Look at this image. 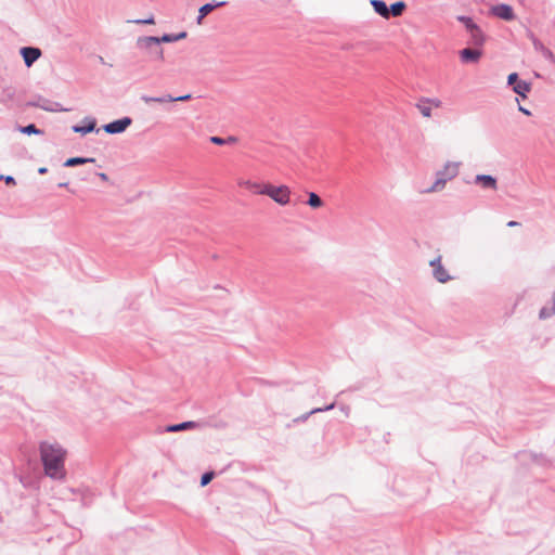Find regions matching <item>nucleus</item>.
I'll use <instances>...</instances> for the list:
<instances>
[{
	"label": "nucleus",
	"instance_id": "f257e3e1",
	"mask_svg": "<svg viewBox=\"0 0 555 555\" xmlns=\"http://www.w3.org/2000/svg\"><path fill=\"white\" fill-rule=\"evenodd\" d=\"M40 459L44 474L54 480L66 477L65 459L67 451L57 442H41L39 447Z\"/></svg>",
	"mask_w": 555,
	"mask_h": 555
},
{
	"label": "nucleus",
	"instance_id": "f03ea898",
	"mask_svg": "<svg viewBox=\"0 0 555 555\" xmlns=\"http://www.w3.org/2000/svg\"><path fill=\"white\" fill-rule=\"evenodd\" d=\"M461 167V162H446L442 168L436 172V179L431 186L428 188L425 192L436 193L442 191L446 188L448 181H451L457 177Z\"/></svg>",
	"mask_w": 555,
	"mask_h": 555
},
{
	"label": "nucleus",
	"instance_id": "7ed1b4c3",
	"mask_svg": "<svg viewBox=\"0 0 555 555\" xmlns=\"http://www.w3.org/2000/svg\"><path fill=\"white\" fill-rule=\"evenodd\" d=\"M135 46L143 51L151 61H163L164 51L158 41V37L143 36L137 39Z\"/></svg>",
	"mask_w": 555,
	"mask_h": 555
},
{
	"label": "nucleus",
	"instance_id": "20e7f679",
	"mask_svg": "<svg viewBox=\"0 0 555 555\" xmlns=\"http://www.w3.org/2000/svg\"><path fill=\"white\" fill-rule=\"evenodd\" d=\"M267 196L280 205H287L291 199V189L287 185L274 186L268 184Z\"/></svg>",
	"mask_w": 555,
	"mask_h": 555
},
{
	"label": "nucleus",
	"instance_id": "39448f33",
	"mask_svg": "<svg viewBox=\"0 0 555 555\" xmlns=\"http://www.w3.org/2000/svg\"><path fill=\"white\" fill-rule=\"evenodd\" d=\"M507 85L511 86L513 91L521 98H527V94L531 90V83L525 80H519L517 73H512L508 75Z\"/></svg>",
	"mask_w": 555,
	"mask_h": 555
},
{
	"label": "nucleus",
	"instance_id": "423d86ee",
	"mask_svg": "<svg viewBox=\"0 0 555 555\" xmlns=\"http://www.w3.org/2000/svg\"><path fill=\"white\" fill-rule=\"evenodd\" d=\"M429 266L433 268V276L439 283H447L452 280L451 275L448 273L447 269L441 263L440 255L433 259L429 262Z\"/></svg>",
	"mask_w": 555,
	"mask_h": 555
},
{
	"label": "nucleus",
	"instance_id": "0eeeda50",
	"mask_svg": "<svg viewBox=\"0 0 555 555\" xmlns=\"http://www.w3.org/2000/svg\"><path fill=\"white\" fill-rule=\"evenodd\" d=\"M473 183L486 191L495 192L498 190V180L491 175L478 173L474 177Z\"/></svg>",
	"mask_w": 555,
	"mask_h": 555
},
{
	"label": "nucleus",
	"instance_id": "6e6552de",
	"mask_svg": "<svg viewBox=\"0 0 555 555\" xmlns=\"http://www.w3.org/2000/svg\"><path fill=\"white\" fill-rule=\"evenodd\" d=\"M132 119L130 117H122L103 126V130L109 134L122 133L130 125Z\"/></svg>",
	"mask_w": 555,
	"mask_h": 555
},
{
	"label": "nucleus",
	"instance_id": "1a4fd4ad",
	"mask_svg": "<svg viewBox=\"0 0 555 555\" xmlns=\"http://www.w3.org/2000/svg\"><path fill=\"white\" fill-rule=\"evenodd\" d=\"M20 52L27 67H30L41 56V50L35 47H24Z\"/></svg>",
	"mask_w": 555,
	"mask_h": 555
},
{
	"label": "nucleus",
	"instance_id": "9d476101",
	"mask_svg": "<svg viewBox=\"0 0 555 555\" xmlns=\"http://www.w3.org/2000/svg\"><path fill=\"white\" fill-rule=\"evenodd\" d=\"M491 12L496 17H500L504 21H512L514 18V12L511 5L508 4H498L491 8Z\"/></svg>",
	"mask_w": 555,
	"mask_h": 555
},
{
	"label": "nucleus",
	"instance_id": "9b49d317",
	"mask_svg": "<svg viewBox=\"0 0 555 555\" xmlns=\"http://www.w3.org/2000/svg\"><path fill=\"white\" fill-rule=\"evenodd\" d=\"M82 122L83 126H73V131L80 134H87L95 130L96 120L93 117H86L83 118Z\"/></svg>",
	"mask_w": 555,
	"mask_h": 555
},
{
	"label": "nucleus",
	"instance_id": "f8f14e48",
	"mask_svg": "<svg viewBox=\"0 0 555 555\" xmlns=\"http://www.w3.org/2000/svg\"><path fill=\"white\" fill-rule=\"evenodd\" d=\"M467 30L469 34V42L474 46H482L485 42V35L477 24L470 25Z\"/></svg>",
	"mask_w": 555,
	"mask_h": 555
},
{
	"label": "nucleus",
	"instance_id": "ddd939ff",
	"mask_svg": "<svg viewBox=\"0 0 555 555\" xmlns=\"http://www.w3.org/2000/svg\"><path fill=\"white\" fill-rule=\"evenodd\" d=\"M481 56V51L477 49H463L460 52L461 61L464 63H476Z\"/></svg>",
	"mask_w": 555,
	"mask_h": 555
},
{
	"label": "nucleus",
	"instance_id": "4468645a",
	"mask_svg": "<svg viewBox=\"0 0 555 555\" xmlns=\"http://www.w3.org/2000/svg\"><path fill=\"white\" fill-rule=\"evenodd\" d=\"M198 424L193 421L183 422L180 424L169 425L165 428V431L167 433H176L181 430H188V429H194L197 428Z\"/></svg>",
	"mask_w": 555,
	"mask_h": 555
},
{
	"label": "nucleus",
	"instance_id": "2eb2a0df",
	"mask_svg": "<svg viewBox=\"0 0 555 555\" xmlns=\"http://www.w3.org/2000/svg\"><path fill=\"white\" fill-rule=\"evenodd\" d=\"M371 5L373 7L375 13H377L384 18H389V8L387 7L385 1L371 0Z\"/></svg>",
	"mask_w": 555,
	"mask_h": 555
},
{
	"label": "nucleus",
	"instance_id": "dca6fc26",
	"mask_svg": "<svg viewBox=\"0 0 555 555\" xmlns=\"http://www.w3.org/2000/svg\"><path fill=\"white\" fill-rule=\"evenodd\" d=\"M555 314V289L552 296V305L542 307L539 312V318L541 320H546L552 318Z\"/></svg>",
	"mask_w": 555,
	"mask_h": 555
},
{
	"label": "nucleus",
	"instance_id": "f3484780",
	"mask_svg": "<svg viewBox=\"0 0 555 555\" xmlns=\"http://www.w3.org/2000/svg\"><path fill=\"white\" fill-rule=\"evenodd\" d=\"M335 408V403H331L324 408H315V409H312L310 412L306 413V414H302L301 416L297 417L295 420V422H306L310 415H313L315 413H320V412H325V411H331Z\"/></svg>",
	"mask_w": 555,
	"mask_h": 555
},
{
	"label": "nucleus",
	"instance_id": "a211bd4d",
	"mask_svg": "<svg viewBox=\"0 0 555 555\" xmlns=\"http://www.w3.org/2000/svg\"><path fill=\"white\" fill-rule=\"evenodd\" d=\"M141 100L145 104H150V103H153V102H155V103H166V102H171L172 101V95H170V94H166V95H163V96L142 95Z\"/></svg>",
	"mask_w": 555,
	"mask_h": 555
},
{
	"label": "nucleus",
	"instance_id": "6ab92c4d",
	"mask_svg": "<svg viewBox=\"0 0 555 555\" xmlns=\"http://www.w3.org/2000/svg\"><path fill=\"white\" fill-rule=\"evenodd\" d=\"M307 204L311 207V208H320L323 206V201L322 198L314 192H309L308 193V201H307Z\"/></svg>",
	"mask_w": 555,
	"mask_h": 555
},
{
	"label": "nucleus",
	"instance_id": "aec40b11",
	"mask_svg": "<svg viewBox=\"0 0 555 555\" xmlns=\"http://www.w3.org/2000/svg\"><path fill=\"white\" fill-rule=\"evenodd\" d=\"M50 103V100L42 96H38L36 100L29 102V105L48 112L49 109H51Z\"/></svg>",
	"mask_w": 555,
	"mask_h": 555
},
{
	"label": "nucleus",
	"instance_id": "412c9836",
	"mask_svg": "<svg viewBox=\"0 0 555 555\" xmlns=\"http://www.w3.org/2000/svg\"><path fill=\"white\" fill-rule=\"evenodd\" d=\"M416 107L424 117H426V118L431 117V107H430L429 103H427L424 98L418 101V103L416 104Z\"/></svg>",
	"mask_w": 555,
	"mask_h": 555
},
{
	"label": "nucleus",
	"instance_id": "4be33fe9",
	"mask_svg": "<svg viewBox=\"0 0 555 555\" xmlns=\"http://www.w3.org/2000/svg\"><path fill=\"white\" fill-rule=\"evenodd\" d=\"M94 160H95L94 158L72 157V158H68L64 163V166L65 167H74V166L82 165V164H86V163H93Z\"/></svg>",
	"mask_w": 555,
	"mask_h": 555
},
{
	"label": "nucleus",
	"instance_id": "5701e85b",
	"mask_svg": "<svg viewBox=\"0 0 555 555\" xmlns=\"http://www.w3.org/2000/svg\"><path fill=\"white\" fill-rule=\"evenodd\" d=\"M405 9V3L403 1L395 2L389 8V16H401Z\"/></svg>",
	"mask_w": 555,
	"mask_h": 555
},
{
	"label": "nucleus",
	"instance_id": "b1692460",
	"mask_svg": "<svg viewBox=\"0 0 555 555\" xmlns=\"http://www.w3.org/2000/svg\"><path fill=\"white\" fill-rule=\"evenodd\" d=\"M225 2L223 1H220V2H216V3H206L204 5H202L198 10V13L202 14V16H206L208 15L212 10H215L216 8H219V7H222L224 5Z\"/></svg>",
	"mask_w": 555,
	"mask_h": 555
},
{
	"label": "nucleus",
	"instance_id": "393cba45",
	"mask_svg": "<svg viewBox=\"0 0 555 555\" xmlns=\"http://www.w3.org/2000/svg\"><path fill=\"white\" fill-rule=\"evenodd\" d=\"M18 130L24 133V134H42L43 131L39 128L36 127V125L34 124H29L27 126H24V127H18Z\"/></svg>",
	"mask_w": 555,
	"mask_h": 555
},
{
	"label": "nucleus",
	"instance_id": "a878e982",
	"mask_svg": "<svg viewBox=\"0 0 555 555\" xmlns=\"http://www.w3.org/2000/svg\"><path fill=\"white\" fill-rule=\"evenodd\" d=\"M268 184H269V183H259V182H254V183H253V189H251V191H253L255 194L267 195Z\"/></svg>",
	"mask_w": 555,
	"mask_h": 555
},
{
	"label": "nucleus",
	"instance_id": "bb28decb",
	"mask_svg": "<svg viewBox=\"0 0 555 555\" xmlns=\"http://www.w3.org/2000/svg\"><path fill=\"white\" fill-rule=\"evenodd\" d=\"M534 47H535V49H539V50L542 52V54L544 55V57H546V59H547V60H550V61H553V60H554V54H553V52H552L550 49L545 48V47H544L543 44H541V43H535V44H534Z\"/></svg>",
	"mask_w": 555,
	"mask_h": 555
},
{
	"label": "nucleus",
	"instance_id": "cd10ccee",
	"mask_svg": "<svg viewBox=\"0 0 555 555\" xmlns=\"http://www.w3.org/2000/svg\"><path fill=\"white\" fill-rule=\"evenodd\" d=\"M457 21L464 24L466 30L470 28V25H475L474 21L468 16L460 15L457 16Z\"/></svg>",
	"mask_w": 555,
	"mask_h": 555
},
{
	"label": "nucleus",
	"instance_id": "c85d7f7f",
	"mask_svg": "<svg viewBox=\"0 0 555 555\" xmlns=\"http://www.w3.org/2000/svg\"><path fill=\"white\" fill-rule=\"evenodd\" d=\"M159 43H168L176 42L175 34H165L162 37H158Z\"/></svg>",
	"mask_w": 555,
	"mask_h": 555
},
{
	"label": "nucleus",
	"instance_id": "c756f323",
	"mask_svg": "<svg viewBox=\"0 0 555 555\" xmlns=\"http://www.w3.org/2000/svg\"><path fill=\"white\" fill-rule=\"evenodd\" d=\"M212 478H214L212 472L203 474V476L201 478V486L204 487V486L208 485L212 480Z\"/></svg>",
	"mask_w": 555,
	"mask_h": 555
},
{
	"label": "nucleus",
	"instance_id": "7c9ffc66",
	"mask_svg": "<svg viewBox=\"0 0 555 555\" xmlns=\"http://www.w3.org/2000/svg\"><path fill=\"white\" fill-rule=\"evenodd\" d=\"M50 108L48 112H68V108H64L60 103L52 102L50 103Z\"/></svg>",
	"mask_w": 555,
	"mask_h": 555
},
{
	"label": "nucleus",
	"instance_id": "2f4dec72",
	"mask_svg": "<svg viewBox=\"0 0 555 555\" xmlns=\"http://www.w3.org/2000/svg\"><path fill=\"white\" fill-rule=\"evenodd\" d=\"M427 103H429L430 107H440L442 105V102L437 98H424Z\"/></svg>",
	"mask_w": 555,
	"mask_h": 555
},
{
	"label": "nucleus",
	"instance_id": "473e14b6",
	"mask_svg": "<svg viewBox=\"0 0 555 555\" xmlns=\"http://www.w3.org/2000/svg\"><path fill=\"white\" fill-rule=\"evenodd\" d=\"M0 180H4V182L9 185H15L16 184V181L14 179V177L12 176H3V175H0Z\"/></svg>",
	"mask_w": 555,
	"mask_h": 555
},
{
	"label": "nucleus",
	"instance_id": "72a5a7b5",
	"mask_svg": "<svg viewBox=\"0 0 555 555\" xmlns=\"http://www.w3.org/2000/svg\"><path fill=\"white\" fill-rule=\"evenodd\" d=\"M253 183H254V181H251V180H241V181L238 182V184H240L241 186H243V188H245V189H247V190H250V191H251V189H253Z\"/></svg>",
	"mask_w": 555,
	"mask_h": 555
},
{
	"label": "nucleus",
	"instance_id": "f704fd0d",
	"mask_svg": "<svg viewBox=\"0 0 555 555\" xmlns=\"http://www.w3.org/2000/svg\"><path fill=\"white\" fill-rule=\"evenodd\" d=\"M191 98H192L191 94H184V95H180V96H172V101L171 102H184V101L190 100Z\"/></svg>",
	"mask_w": 555,
	"mask_h": 555
},
{
	"label": "nucleus",
	"instance_id": "c9c22d12",
	"mask_svg": "<svg viewBox=\"0 0 555 555\" xmlns=\"http://www.w3.org/2000/svg\"><path fill=\"white\" fill-rule=\"evenodd\" d=\"M133 23H135V24H149V25H151V24H154L155 22H154V17H153V16H151V17L145 18V20H135V21H133Z\"/></svg>",
	"mask_w": 555,
	"mask_h": 555
},
{
	"label": "nucleus",
	"instance_id": "e433bc0d",
	"mask_svg": "<svg viewBox=\"0 0 555 555\" xmlns=\"http://www.w3.org/2000/svg\"><path fill=\"white\" fill-rule=\"evenodd\" d=\"M210 141L214 143V144H217V145H222L225 143V140L220 138V137H211L210 138Z\"/></svg>",
	"mask_w": 555,
	"mask_h": 555
},
{
	"label": "nucleus",
	"instance_id": "4c0bfd02",
	"mask_svg": "<svg viewBox=\"0 0 555 555\" xmlns=\"http://www.w3.org/2000/svg\"><path fill=\"white\" fill-rule=\"evenodd\" d=\"M186 36H188L186 31H181L179 34H175L176 41L184 39V38H186Z\"/></svg>",
	"mask_w": 555,
	"mask_h": 555
},
{
	"label": "nucleus",
	"instance_id": "58836bf2",
	"mask_svg": "<svg viewBox=\"0 0 555 555\" xmlns=\"http://www.w3.org/2000/svg\"><path fill=\"white\" fill-rule=\"evenodd\" d=\"M518 109H519V112L524 113L527 116L531 115V112L528 111L527 108L522 107L521 105H519Z\"/></svg>",
	"mask_w": 555,
	"mask_h": 555
},
{
	"label": "nucleus",
	"instance_id": "ea45409f",
	"mask_svg": "<svg viewBox=\"0 0 555 555\" xmlns=\"http://www.w3.org/2000/svg\"><path fill=\"white\" fill-rule=\"evenodd\" d=\"M98 176H99V178H100L101 180H103V181H107V180H108L107 175H106V173H104V172H99V173H98Z\"/></svg>",
	"mask_w": 555,
	"mask_h": 555
},
{
	"label": "nucleus",
	"instance_id": "a19ab883",
	"mask_svg": "<svg viewBox=\"0 0 555 555\" xmlns=\"http://www.w3.org/2000/svg\"><path fill=\"white\" fill-rule=\"evenodd\" d=\"M519 224H520L519 222L513 221V220L507 222V227H509V228L518 227Z\"/></svg>",
	"mask_w": 555,
	"mask_h": 555
},
{
	"label": "nucleus",
	"instance_id": "79ce46f5",
	"mask_svg": "<svg viewBox=\"0 0 555 555\" xmlns=\"http://www.w3.org/2000/svg\"><path fill=\"white\" fill-rule=\"evenodd\" d=\"M340 409H341V411H343L347 416L349 415V412H350L349 406H345V405H343Z\"/></svg>",
	"mask_w": 555,
	"mask_h": 555
},
{
	"label": "nucleus",
	"instance_id": "37998d69",
	"mask_svg": "<svg viewBox=\"0 0 555 555\" xmlns=\"http://www.w3.org/2000/svg\"><path fill=\"white\" fill-rule=\"evenodd\" d=\"M204 17H205V16H202V14H201V13H198V16H197V18H196V23H197L198 25H201V24L203 23Z\"/></svg>",
	"mask_w": 555,
	"mask_h": 555
},
{
	"label": "nucleus",
	"instance_id": "c03bdc74",
	"mask_svg": "<svg viewBox=\"0 0 555 555\" xmlns=\"http://www.w3.org/2000/svg\"><path fill=\"white\" fill-rule=\"evenodd\" d=\"M47 171H48V169H47L46 167H40V168L38 169V172H39L40 175H43V173H46Z\"/></svg>",
	"mask_w": 555,
	"mask_h": 555
},
{
	"label": "nucleus",
	"instance_id": "a18cd8bd",
	"mask_svg": "<svg viewBox=\"0 0 555 555\" xmlns=\"http://www.w3.org/2000/svg\"><path fill=\"white\" fill-rule=\"evenodd\" d=\"M59 185L62 188V186H66L67 183H60Z\"/></svg>",
	"mask_w": 555,
	"mask_h": 555
}]
</instances>
